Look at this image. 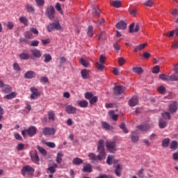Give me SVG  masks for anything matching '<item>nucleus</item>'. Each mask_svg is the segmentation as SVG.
Instances as JSON below:
<instances>
[{
  "label": "nucleus",
  "instance_id": "nucleus-1",
  "mask_svg": "<svg viewBox=\"0 0 178 178\" xmlns=\"http://www.w3.org/2000/svg\"><path fill=\"white\" fill-rule=\"evenodd\" d=\"M97 151L99 152V155H95V154L90 152L88 154V158L90 161H91L92 163H94L95 161H102L104 159V156L106 155L105 153V147L104 146V140H99Z\"/></svg>",
  "mask_w": 178,
  "mask_h": 178
},
{
  "label": "nucleus",
  "instance_id": "nucleus-2",
  "mask_svg": "<svg viewBox=\"0 0 178 178\" xmlns=\"http://www.w3.org/2000/svg\"><path fill=\"white\" fill-rule=\"evenodd\" d=\"M112 163L115 176H117V177H120L122 176V172H123V167L119 163V160L115 159L113 156H112Z\"/></svg>",
  "mask_w": 178,
  "mask_h": 178
},
{
  "label": "nucleus",
  "instance_id": "nucleus-3",
  "mask_svg": "<svg viewBox=\"0 0 178 178\" xmlns=\"http://www.w3.org/2000/svg\"><path fill=\"white\" fill-rule=\"evenodd\" d=\"M113 98L114 99H117L119 101V99H122L123 98V96H122V94L124 92V90L123 89V86H115L113 88Z\"/></svg>",
  "mask_w": 178,
  "mask_h": 178
},
{
  "label": "nucleus",
  "instance_id": "nucleus-4",
  "mask_svg": "<svg viewBox=\"0 0 178 178\" xmlns=\"http://www.w3.org/2000/svg\"><path fill=\"white\" fill-rule=\"evenodd\" d=\"M35 171L34 168L31 165H24L21 170V175H22V176H26V175H27V176H33Z\"/></svg>",
  "mask_w": 178,
  "mask_h": 178
},
{
  "label": "nucleus",
  "instance_id": "nucleus-5",
  "mask_svg": "<svg viewBox=\"0 0 178 178\" xmlns=\"http://www.w3.org/2000/svg\"><path fill=\"white\" fill-rule=\"evenodd\" d=\"M105 60H106V57L104 55H100L99 61L95 63V67L99 72H102L105 69V65H104Z\"/></svg>",
  "mask_w": 178,
  "mask_h": 178
},
{
  "label": "nucleus",
  "instance_id": "nucleus-6",
  "mask_svg": "<svg viewBox=\"0 0 178 178\" xmlns=\"http://www.w3.org/2000/svg\"><path fill=\"white\" fill-rule=\"evenodd\" d=\"M37 133V128L35 127H30L27 129L22 130V134L24 136H29V137H33L35 134Z\"/></svg>",
  "mask_w": 178,
  "mask_h": 178
},
{
  "label": "nucleus",
  "instance_id": "nucleus-7",
  "mask_svg": "<svg viewBox=\"0 0 178 178\" xmlns=\"http://www.w3.org/2000/svg\"><path fill=\"white\" fill-rule=\"evenodd\" d=\"M45 15L50 20L55 19V8L52 6H48L45 10Z\"/></svg>",
  "mask_w": 178,
  "mask_h": 178
},
{
  "label": "nucleus",
  "instance_id": "nucleus-8",
  "mask_svg": "<svg viewBox=\"0 0 178 178\" xmlns=\"http://www.w3.org/2000/svg\"><path fill=\"white\" fill-rule=\"evenodd\" d=\"M60 24L58 21L57 22H51L49 24V25L47 26V31L49 33H51V31H54V30H60Z\"/></svg>",
  "mask_w": 178,
  "mask_h": 178
},
{
  "label": "nucleus",
  "instance_id": "nucleus-9",
  "mask_svg": "<svg viewBox=\"0 0 178 178\" xmlns=\"http://www.w3.org/2000/svg\"><path fill=\"white\" fill-rule=\"evenodd\" d=\"M178 111V102L176 101H173L168 106V112L170 113H176Z\"/></svg>",
  "mask_w": 178,
  "mask_h": 178
},
{
  "label": "nucleus",
  "instance_id": "nucleus-10",
  "mask_svg": "<svg viewBox=\"0 0 178 178\" xmlns=\"http://www.w3.org/2000/svg\"><path fill=\"white\" fill-rule=\"evenodd\" d=\"M30 91L32 92L31 95V99H35V98H38V97L41 95V93H40L37 88L32 87L30 88Z\"/></svg>",
  "mask_w": 178,
  "mask_h": 178
},
{
  "label": "nucleus",
  "instance_id": "nucleus-11",
  "mask_svg": "<svg viewBox=\"0 0 178 178\" xmlns=\"http://www.w3.org/2000/svg\"><path fill=\"white\" fill-rule=\"evenodd\" d=\"M44 136H52L55 134L56 130L55 128L45 127L42 130Z\"/></svg>",
  "mask_w": 178,
  "mask_h": 178
},
{
  "label": "nucleus",
  "instance_id": "nucleus-12",
  "mask_svg": "<svg viewBox=\"0 0 178 178\" xmlns=\"http://www.w3.org/2000/svg\"><path fill=\"white\" fill-rule=\"evenodd\" d=\"M31 53L33 58H35V59H39V58L42 56V54L41 53V51H40V49H31Z\"/></svg>",
  "mask_w": 178,
  "mask_h": 178
},
{
  "label": "nucleus",
  "instance_id": "nucleus-13",
  "mask_svg": "<svg viewBox=\"0 0 178 178\" xmlns=\"http://www.w3.org/2000/svg\"><path fill=\"white\" fill-rule=\"evenodd\" d=\"M134 26L135 29H134ZM140 30V23H137L136 24L134 22L130 24L129 26V33H138Z\"/></svg>",
  "mask_w": 178,
  "mask_h": 178
},
{
  "label": "nucleus",
  "instance_id": "nucleus-14",
  "mask_svg": "<svg viewBox=\"0 0 178 178\" xmlns=\"http://www.w3.org/2000/svg\"><path fill=\"white\" fill-rule=\"evenodd\" d=\"M115 27L118 30H126L127 29V23L124 20L120 21L115 24Z\"/></svg>",
  "mask_w": 178,
  "mask_h": 178
},
{
  "label": "nucleus",
  "instance_id": "nucleus-15",
  "mask_svg": "<svg viewBox=\"0 0 178 178\" xmlns=\"http://www.w3.org/2000/svg\"><path fill=\"white\" fill-rule=\"evenodd\" d=\"M129 106L134 108L136 105H138V97L137 96H133L128 102Z\"/></svg>",
  "mask_w": 178,
  "mask_h": 178
},
{
  "label": "nucleus",
  "instance_id": "nucleus-16",
  "mask_svg": "<svg viewBox=\"0 0 178 178\" xmlns=\"http://www.w3.org/2000/svg\"><path fill=\"white\" fill-rule=\"evenodd\" d=\"M58 168V164L54 163L52 165L49 164V167L47 169V173L54 174L56 172V168Z\"/></svg>",
  "mask_w": 178,
  "mask_h": 178
},
{
  "label": "nucleus",
  "instance_id": "nucleus-17",
  "mask_svg": "<svg viewBox=\"0 0 178 178\" xmlns=\"http://www.w3.org/2000/svg\"><path fill=\"white\" fill-rule=\"evenodd\" d=\"M131 140L132 143H137V141L140 140L138 132H137V131H134L131 133Z\"/></svg>",
  "mask_w": 178,
  "mask_h": 178
},
{
  "label": "nucleus",
  "instance_id": "nucleus-18",
  "mask_svg": "<svg viewBox=\"0 0 178 178\" xmlns=\"http://www.w3.org/2000/svg\"><path fill=\"white\" fill-rule=\"evenodd\" d=\"M82 171L83 173H91L92 172V166L91 164L84 163Z\"/></svg>",
  "mask_w": 178,
  "mask_h": 178
},
{
  "label": "nucleus",
  "instance_id": "nucleus-19",
  "mask_svg": "<svg viewBox=\"0 0 178 178\" xmlns=\"http://www.w3.org/2000/svg\"><path fill=\"white\" fill-rule=\"evenodd\" d=\"M76 111L77 108L72 105L67 106L65 108V112H67V113H69V115L76 113Z\"/></svg>",
  "mask_w": 178,
  "mask_h": 178
},
{
  "label": "nucleus",
  "instance_id": "nucleus-20",
  "mask_svg": "<svg viewBox=\"0 0 178 178\" xmlns=\"http://www.w3.org/2000/svg\"><path fill=\"white\" fill-rule=\"evenodd\" d=\"M25 8L28 13H32V15H34V13H35V8H34V6H33V5L31 4H26Z\"/></svg>",
  "mask_w": 178,
  "mask_h": 178
},
{
  "label": "nucleus",
  "instance_id": "nucleus-21",
  "mask_svg": "<svg viewBox=\"0 0 178 178\" xmlns=\"http://www.w3.org/2000/svg\"><path fill=\"white\" fill-rule=\"evenodd\" d=\"M47 116H48V120L50 122H55L56 119V116L55 115V113L54 111L51 110L47 112Z\"/></svg>",
  "mask_w": 178,
  "mask_h": 178
},
{
  "label": "nucleus",
  "instance_id": "nucleus-22",
  "mask_svg": "<svg viewBox=\"0 0 178 178\" xmlns=\"http://www.w3.org/2000/svg\"><path fill=\"white\" fill-rule=\"evenodd\" d=\"M20 59H22V60H29V59H30L31 58V56L28 54V53H21L19 55Z\"/></svg>",
  "mask_w": 178,
  "mask_h": 178
},
{
  "label": "nucleus",
  "instance_id": "nucleus-23",
  "mask_svg": "<svg viewBox=\"0 0 178 178\" xmlns=\"http://www.w3.org/2000/svg\"><path fill=\"white\" fill-rule=\"evenodd\" d=\"M25 79H34L35 77V72L34 71H28L24 74Z\"/></svg>",
  "mask_w": 178,
  "mask_h": 178
},
{
  "label": "nucleus",
  "instance_id": "nucleus-24",
  "mask_svg": "<svg viewBox=\"0 0 178 178\" xmlns=\"http://www.w3.org/2000/svg\"><path fill=\"white\" fill-rule=\"evenodd\" d=\"M137 129H139L140 131H148V129H149V126L147 124H140L137 127Z\"/></svg>",
  "mask_w": 178,
  "mask_h": 178
},
{
  "label": "nucleus",
  "instance_id": "nucleus-25",
  "mask_svg": "<svg viewBox=\"0 0 178 178\" xmlns=\"http://www.w3.org/2000/svg\"><path fill=\"white\" fill-rule=\"evenodd\" d=\"M117 143H118V137L115 136L113 138V142H112V152H115V151H118V149L116 148Z\"/></svg>",
  "mask_w": 178,
  "mask_h": 178
},
{
  "label": "nucleus",
  "instance_id": "nucleus-26",
  "mask_svg": "<svg viewBox=\"0 0 178 178\" xmlns=\"http://www.w3.org/2000/svg\"><path fill=\"white\" fill-rule=\"evenodd\" d=\"M112 6L119 9V8H122V1L120 0H114L112 1Z\"/></svg>",
  "mask_w": 178,
  "mask_h": 178
},
{
  "label": "nucleus",
  "instance_id": "nucleus-27",
  "mask_svg": "<svg viewBox=\"0 0 178 178\" xmlns=\"http://www.w3.org/2000/svg\"><path fill=\"white\" fill-rule=\"evenodd\" d=\"M81 74L82 76V79H88L90 77V73L88 72V70L83 69L81 71Z\"/></svg>",
  "mask_w": 178,
  "mask_h": 178
},
{
  "label": "nucleus",
  "instance_id": "nucleus-28",
  "mask_svg": "<svg viewBox=\"0 0 178 178\" xmlns=\"http://www.w3.org/2000/svg\"><path fill=\"white\" fill-rule=\"evenodd\" d=\"M19 21L20 22V23L24 24V26H29V19H27V17L22 16L19 18Z\"/></svg>",
  "mask_w": 178,
  "mask_h": 178
},
{
  "label": "nucleus",
  "instance_id": "nucleus-29",
  "mask_svg": "<svg viewBox=\"0 0 178 178\" xmlns=\"http://www.w3.org/2000/svg\"><path fill=\"white\" fill-rule=\"evenodd\" d=\"M147 43H143V44L136 46L134 49V52H138V51H141V50L144 49V48H145V47H147Z\"/></svg>",
  "mask_w": 178,
  "mask_h": 178
},
{
  "label": "nucleus",
  "instance_id": "nucleus-30",
  "mask_svg": "<svg viewBox=\"0 0 178 178\" xmlns=\"http://www.w3.org/2000/svg\"><path fill=\"white\" fill-rule=\"evenodd\" d=\"M168 126V122L165 121L163 119H160L159 122V127L160 129H165Z\"/></svg>",
  "mask_w": 178,
  "mask_h": 178
},
{
  "label": "nucleus",
  "instance_id": "nucleus-31",
  "mask_svg": "<svg viewBox=\"0 0 178 178\" xmlns=\"http://www.w3.org/2000/svg\"><path fill=\"white\" fill-rule=\"evenodd\" d=\"M78 105L81 108H87L88 106V102L86 100H81L78 102Z\"/></svg>",
  "mask_w": 178,
  "mask_h": 178
},
{
  "label": "nucleus",
  "instance_id": "nucleus-32",
  "mask_svg": "<svg viewBox=\"0 0 178 178\" xmlns=\"http://www.w3.org/2000/svg\"><path fill=\"white\" fill-rule=\"evenodd\" d=\"M133 72L137 73V74H142V73H144V70L141 67H134Z\"/></svg>",
  "mask_w": 178,
  "mask_h": 178
},
{
  "label": "nucleus",
  "instance_id": "nucleus-33",
  "mask_svg": "<svg viewBox=\"0 0 178 178\" xmlns=\"http://www.w3.org/2000/svg\"><path fill=\"white\" fill-rule=\"evenodd\" d=\"M43 56L44 58V62H45V63H48L52 60V56L49 54H44Z\"/></svg>",
  "mask_w": 178,
  "mask_h": 178
},
{
  "label": "nucleus",
  "instance_id": "nucleus-34",
  "mask_svg": "<svg viewBox=\"0 0 178 178\" xmlns=\"http://www.w3.org/2000/svg\"><path fill=\"white\" fill-rule=\"evenodd\" d=\"M72 163H73V165H81V163H83V159H81L79 157H76L73 159Z\"/></svg>",
  "mask_w": 178,
  "mask_h": 178
},
{
  "label": "nucleus",
  "instance_id": "nucleus-35",
  "mask_svg": "<svg viewBox=\"0 0 178 178\" xmlns=\"http://www.w3.org/2000/svg\"><path fill=\"white\" fill-rule=\"evenodd\" d=\"M170 143V139L169 138L163 139L162 141V145L164 148H168V147H169Z\"/></svg>",
  "mask_w": 178,
  "mask_h": 178
},
{
  "label": "nucleus",
  "instance_id": "nucleus-36",
  "mask_svg": "<svg viewBox=\"0 0 178 178\" xmlns=\"http://www.w3.org/2000/svg\"><path fill=\"white\" fill-rule=\"evenodd\" d=\"M42 143L49 148H55V147H56V145H55V143H53V142H47L45 140H42Z\"/></svg>",
  "mask_w": 178,
  "mask_h": 178
},
{
  "label": "nucleus",
  "instance_id": "nucleus-37",
  "mask_svg": "<svg viewBox=\"0 0 178 178\" xmlns=\"http://www.w3.org/2000/svg\"><path fill=\"white\" fill-rule=\"evenodd\" d=\"M31 158L33 162L37 163V162H40V157H38V154L35 153L34 155H31Z\"/></svg>",
  "mask_w": 178,
  "mask_h": 178
},
{
  "label": "nucleus",
  "instance_id": "nucleus-38",
  "mask_svg": "<svg viewBox=\"0 0 178 178\" xmlns=\"http://www.w3.org/2000/svg\"><path fill=\"white\" fill-rule=\"evenodd\" d=\"M99 41H104V40H106V35L104 31H102L98 36Z\"/></svg>",
  "mask_w": 178,
  "mask_h": 178
},
{
  "label": "nucleus",
  "instance_id": "nucleus-39",
  "mask_svg": "<svg viewBox=\"0 0 178 178\" xmlns=\"http://www.w3.org/2000/svg\"><path fill=\"white\" fill-rule=\"evenodd\" d=\"M16 97V92H12L9 95H6L4 98L6 99H13V98Z\"/></svg>",
  "mask_w": 178,
  "mask_h": 178
},
{
  "label": "nucleus",
  "instance_id": "nucleus-40",
  "mask_svg": "<svg viewBox=\"0 0 178 178\" xmlns=\"http://www.w3.org/2000/svg\"><path fill=\"white\" fill-rule=\"evenodd\" d=\"M88 37H92L94 35V28L92 27V26H88Z\"/></svg>",
  "mask_w": 178,
  "mask_h": 178
},
{
  "label": "nucleus",
  "instance_id": "nucleus-41",
  "mask_svg": "<svg viewBox=\"0 0 178 178\" xmlns=\"http://www.w3.org/2000/svg\"><path fill=\"white\" fill-rule=\"evenodd\" d=\"M161 116H163V118H164L165 119H168L169 120L172 119V115H170V113H169V111L162 113Z\"/></svg>",
  "mask_w": 178,
  "mask_h": 178
},
{
  "label": "nucleus",
  "instance_id": "nucleus-42",
  "mask_svg": "<svg viewBox=\"0 0 178 178\" xmlns=\"http://www.w3.org/2000/svg\"><path fill=\"white\" fill-rule=\"evenodd\" d=\"M102 126L103 129H105V130H111V124L106 122H102Z\"/></svg>",
  "mask_w": 178,
  "mask_h": 178
},
{
  "label": "nucleus",
  "instance_id": "nucleus-43",
  "mask_svg": "<svg viewBox=\"0 0 178 178\" xmlns=\"http://www.w3.org/2000/svg\"><path fill=\"white\" fill-rule=\"evenodd\" d=\"M3 91L6 94H9V92H12V88L9 87V86H3Z\"/></svg>",
  "mask_w": 178,
  "mask_h": 178
},
{
  "label": "nucleus",
  "instance_id": "nucleus-44",
  "mask_svg": "<svg viewBox=\"0 0 178 178\" xmlns=\"http://www.w3.org/2000/svg\"><path fill=\"white\" fill-rule=\"evenodd\" d=\"M157 91L159 92V94H165L166 92V88H165L163 86H161L159 88H157Z\"/></svg>",
  "mask_w": 178,
  "mask_h": 178
},
{
  "label": "nucleus",
  "instance_id": "nucleus-45",
  "mask_svg": "<svg viewBox=\"0 0 178 178\" xmlns=\"http://www.w3.org/2000/svg\"><path fill=\"white\" fill-rule=\"evenodd\" d=\"M144 6H149V8H151L154 6V0H147L143 3Z\"/></svg>",
  "mask_w": 178,
  "mask_h": 178
},
{
  "label": "nucleus",
  "instance_id": "nucleus-46",
  "mask_svg": "<svg viewBox=\"0 0 178 178\" xmlns=\"http://www.w3.org/2000/svg\"><path fill=\"white\" fill-rule=\"evenodd\" d=\"M37 6L40 8L44 6L45 5V1L44 0H35Z\"/></svg>",
  "mask_w": 178,
  "mask_h": 178
},
{
  "label": "nucleus",
  "instance_id": "nucleus-47",
  "mask_svg": "<svg viewBox=\"0 0 178 178\" xmlns=\"http://www.w3.org/2000/svg\"><path fill=\"white\" fill-rule=\"evenodd\" d=\"M170 76L169 75H165V74H160L159 75V79H161V80H163V81H169V78Z\"/></svg>",
  "mask_w": 178,
  "mask_h": 178
},
{
  "label": "nucleus",
  "instance_id": "nucleus-48",
  "mask_svg": "<svg viewBox=\"0 0 178 178\" xmlns=\"http://www.w3.org/2000/svg\"><path fill=\"white\" fill-rule=\"evenodd\" d=\"M79 62L81 65H82V66H84V67H88L89 64L88 62H86V60H84V58H80Z\"/></svg>",
  "mask_w": 178,
  "mask_h": 178
},
{
  "label": "nucleus",
  "instance_id": "nucleus-49",
  "mask_svg": "<svg viewBox=\"0 0 178 178\" xmlns=\"http://www.w3.org/2000/svg\"><path fill=\"white\" fill-rule=\"evenodd\" d=\"M62 158H63V154L62 153H58L56 156V162L60 163L62 162Z\"/></svg>",
  "mask_w": 178,
  "mask_h": 178
},
{
  "label": "nucleus",
  "instance_id": "nucleus-50",
  "mask_svg": "<svg viewBox=\"0 0 178 178\" xmlns=\"http://www.w3.org/2000/svg\"><path fill=\"white\" fill-rule=\"evenodd\" d=\"M113 47L114 48V50L117 52H119L120 51L122 46L120 44H118L117 42L113 43Z\"/></svg>",
  "mask_w": 178,
  "mask_h": 178
},
{
  "label": "nucleus",
  "instance_id": "nucleus-51",
  "mask_svg": "<svg viewBox=\"0 0 178 178\" xmlns=\"http://www.w3.org/2000/svg\"><path fill=\"white\" fill-rule=\"evenodd\" d=\"M66 62H67V59L65 56H61L60 58V67L63 66Z\"/></svg>",
  "mask_w": 178,
  "mask_h": 178
},
{
  "label": "nucleus",
  "instance_id": "nucleus-52",
  "mask_svg": "<svg viewBox=\"0 0 178 178\" xmlns=\"http://www.w3.org/2000/svg\"><path fill=\"white\" fill-rule=\"evenodd\" d=\"M120 128L121 130L123 131L124 133H125V134H127V133H129V131H127V129H126V124L124 123H121L120 124Z\"/></svg>",
  "mask_w": 178,
  "mask_h": 178
},
{
  "label": "nucleus",
  "instance_id": "nucleus-53",
  "mask_svg": "<svg viewBox=\"0 0 178 178\" xmlns=\"http://www.w3.org/2000/svg\"><path fill=\"white\" fill-rule=\"evenodd\" d=\"M24 37L28 40H31V38H33V33H31V31L25 32Z\"/></svg>",
  "mask_w": 178,
  "mask_h": 178
},
{
  "label": "nucleus",
  "instance_id": "nucleus-54",
  "mask_svg": "<svg viewBox=\"0 0 178 178\" xmlns=\"http://www.w3.org/2000/svg\"><path fill=\"white\" fill-rule=\"evenodd\" d=\"M177 146H178L177 141L173 140L170 143V148H171V149H175V148H177Z\"/></svg>",
  "mask_w": 178,
  "mask_h": 178
},
{
  "label": "nucleus",
  "instance_id": "nucleus-55",
  "mask_svg": "<svg viewBox=\"0 0 178 178\" xmlns=\"http://www.w3.org/2000/svg\"><path fill=\"white\" fill-rule=\"evenodd\" d=\"M37 148L42 155H47V150H45L42 147L38 146Z\"/></svg>",
  "mask_w": 178,
  "mask_h": 178
},
{
  "label": "nucleus",
  "instance_id": "nucleus-56",
  "mask_svg": "<svg viewBox=\"0 0 178 178\" xmlns=\"http://www.w3.org/2000/svg\"><path fill=\"white\" fill-rule=\"evenodd\" d=\"M113 73L115 76H119L120 74V69L118 67L113 68Z\"/></svg>",
  "mask_w": 178,
  "mask_h": 178
},
{
  "label": "nucleus",
  "instance_id": "nucleus-57",
  "mask_svg": "<svg viewBox=\"0 0 178 178\" xmlns=\"http://www.w3.org/2000/svg\"><path fill=\"white\" fill-rule=\"evenodd\" d=\"M169 81H178V76L175 74H172L169 77Z\"/></svg>",
  "mask_w": 178,
  "mask_h": 178
},
{
  "label": "nucleus",
  "instance_id": "nucleus-58",
  "mask_svg": "<svg viewBox=\"0 0 178 178\" xmlns=\"http://www.w3.org/2000/svg\"><path fill=\"white\" fill-rule=\"evenodd\" d=\"M161 71V69L159 68V65H156L154 67L152 70V73L154 74H158Z\"/></svg>",
  "mask_w": 178,
  "mask_h": 178
},
{
  "label": "nucleus",
  "instance_id": "nucleus-59",
  "mask_svg": "<svg viewBox=\"0 0 178 178\" xmlns=\"http://www.w3.org/2000/svg\"><path fill=\"white\" fill-rule=\"evenodd\" d=\"M118 63L120 66H123V65H124V63H126V59L123 58H118Z\"/></svg>",
  "mask_w": 178,
  "mask_h": 178
},
{
  "label": "nucleus",
  "instance_id": "nucleus-60",
  "mask_svg": "<svg viewBox=\"0 0 178 178\" xmlns=\"http://www.w3.org/2000/svg\"><path fill=\"white\" fill-rule=\"evenodd\" d=\"M40 44V41L38 40H33L31 42V47H38V45Z\"/></svg>",
  "mask_w": 178,
  "mask_h": 178
},
{
  "label": "nucleus",
  "instance_id": "nucleus-61",
  "mask_svg": "<svg viewBox=\"0 0 178 178\" xmlns=\"http://www.w3.org/2000/svg\"><path fill=\"white\" fill-rule=\"evenodd\" d=\"M106 147L108 151L112 152V142H106Z\"/></svg>",
  "mask_w": 178,
  "mask_h": 178
},
{
  "label": "nucleus",
  "instance_id": "nucleus-62",
  "mask_svg": "<svg viewBox=\"0 0 178 178\" xmlns=\"http://www.w3.org/2000/svg\"><path fill=\"white\" fill-rule=\"evenodd\" d=\"M56 9L58 10L60 13H63V11L62 10V6H60V3H57L56 5Z\"/></svg>",
  "mask_w": 178,
  "mask_h": 178
},
{
  "label": "nucleus",
  "instance_id": "nucleus-63",
  "mask_svg": "<svg viewBox=\"0 0 178 178\" xmlns=\"http://www.w3.org/2000/svg\"><path fill=\"white\" fill-rule=\"evenodd\" d=\"M13 69H14V70H16L17 72H20V66H19V63H14Z\"/></svg>",
  "mask_w": 178,
  "mask_h": 178
},
{
  "label": "nucleus",
  "instance_id": "nucleus-64",
  "mask_svg": "<svg viewBox=\"0 0 178 178\" xmlns=\"http://www.w3.org/2000/svg\"><path fill=\"white\" fill-rule=\"evenodd\" d=\"M93 15L95 16H99V9H98L97 7L93 8Z\"/></svg>",
  "mask_w": 178,
  "mask_h": 178
}]
</instances>
